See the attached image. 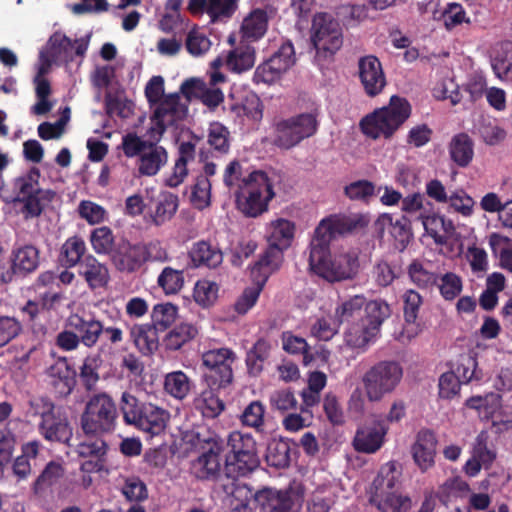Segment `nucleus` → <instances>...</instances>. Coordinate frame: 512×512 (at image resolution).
Listing matches in <instances>:
<instances>
[{
  "instance_id": "nucleus-1",
  "label": "nucleus",
  "mask_w": 512,
  "mask_h": 512,
  "mask_svg": "<svg viewBox=\"0 0 512 512\" xmlns=\"http://www.w3.org/2000/svg\"><path fill=\"white\" fill-rule=\"evenodd\" d=\"M352 231V218L345 214H332L323 218L315 228L310 242L309 266L329 282L349 279L352 258L349 255L331 259L330 243Z\"/></svg>"
},
{
  "instance_id": "nucleus-2",
  "label": "nucleus",
  "mask_w": 512,
  "mask_h": 512,
  "mask_svg": "<svg viewBox=\"0 0 512 512\" xmlns=\"http://www.w3.org/2000/svg\"><path fill=\"white\" fill-rule=\"evenodd\" d=\"M224 491L231 495L230 512H254L252 499L263 512H299L303 502L302 495L293 489L263 488L253 493L248 485L232 481Z\"/></svg>"
},
{
  "instance_id": "nucleus-3",
  "label": "nucleus",
  "mask_w": 512,
  "mask_h": 512,
  "mask_svg": "<svg viewBox=\"0 0 512 512\" xmlns=\"http://www.w3.org/2000/svg\"><path fill=\"white\" fill-rule=\"evenodd\" d=\"M235 196L237 209L246 217L257 218L268 211L275 192L268 175L256 170L242 179Z\"/></svg>"
},
{
  "instance_id": "nucleus-4",
  "label": "nucleus",
  "mask_w": 512,
  "mask_h": 512,
  "mask_svg": "<svg viewBox=\"0 0 512 512\" xmlns=\"http://www.w3.org/2000/svg\"><path fill=\"white\" fill-rule=\"evenodd\" d=\"M225 473L227 477L247 476L260 466L257 442L250 433L232 431L226 442Z\"/></svg>"
},
{
  "instance_id": "nucleus-5",
  "label": "nucleus",
  "mask_w": 512,
  "mask_h": 512,
  "mask_svg": "<svg viewBox=\"0 0 512 512\" xmlns=\"http://www.w3.org/2000/svg\"><path fill=\"white\" fill-rule=\"evenodd\" d=\"M403 375V367L399 362L379 361L360 376L358 389L369 402H380L397 389Z\"/></svg>"
},
{
  "instance_id": "nucleus-6",
  "label": "nucleus",
  "mask_w": 512,
  "mask_h": 512,
  "mask_svg": "<svg viewBox=\"0 0 512 512\" xmlns=\"http://www.w3.org/2000/svg\"><path fill=\"white\" fill-rule=\"evenodd\" d=\"M111 260L118 271L134 273L147 262H165L168 253L158 240L131 243L122 241L114 249Z\"/></svg>"
},
{
  "instance_id": "nucleus-7",
  "label": "nucleus",
  "mask_w": 512,
  "mask_h": 512,
  "mask_svg": "<svg viewBox=\"0 0 512 512\" xmlns=\"http://www.w3.org/2000/svg\"><path fill=\"white\" fill-rule=\"evenodd\" d=\"M410 115L409 103L392 96L387 107L375 110L360 122L362 132L371 139L390 138Z\"/></svg>"
},
{
  "instance_id": "nucleus-8",
  "label": "nucleus",
  "mask_w": 512,
  "mask_h": 512,
  "mask_svg": "<svg viewBox=\"0 0 512 512\" xmlns=\"http://www.w3.org/2000/svg\"><path fill=\"white\" fill-rule=\"evenodd\" d=\"M117 407L107 393L93 395L85 405L80 418L85 436L111 433L116 427Z\"/></svg>"
},
{
  "instance_id": "nucleus-9",
  "label": "nucleus",
  "mask_w": 512,
  "mask_h": 512,
  "mask_svg": "<svg viewBox=\"0 0 512 512\" xmlns=\"http://www.w3.org/2000/svg\"><path fill=\"white\" fill-rule=\"evenodd\" d=\"M236 353L228 347H215L201 354V383L230 387L234 381Z\"/></svg>"
},
{
  "instance_id": "nucleus-10",
  "label": "nucleus",
  "mask_w": 512,
  "mask_h": 512,
  "mask_svg": "<svg viewBox=\"0 0 512 512\" xmlns=\"http://www.w3.org/2000/svg\"><path fill=\"white\" fill-rule=\"evenodd\" d=\"M311 42L316 50V59L326 61L343 45L342 28L328 13H318L312 20Z\"/></svg>"
},
{
  "instance_id": "nucleus-11",
  "label": "nucleus",
  "mask_w": 512,
  "mask_h": 512,
  "mask_svg": "<svg viewBox=\"0 0 512 512\" xmlns=\"http://www.w3.org/2000/svg\"><path fill=\"white\" fill-rule=\"evenodd\" d=\"M318 128L315 113H302L274 124L273 145L281 149H291L302 140L313 136Z\"/></svg>"
},
{
  "instance_id": "nucleus-12",
  "label": "nucleus",
  "mask_w": 512,
  "mask_h": 512,
  "mask_svg": "<svg viewBox=\"0 0 512 512\" xmlns=\"http://www.w3.org/2000/svg\"><path fill=\"white\" fill-rule=\"evenodd\" d=\"M296 63L295 49L290 40L284 41L279 48L254 71L255 84H272L289 71Z\"/></svg>"
},
{
  "instance_id": "nucleus-13",
  "label": "nucleus",
  "mask_w": 512,
  "mask_h": 512,
  "mask_svg": "<svg viewBox=\"0 0 512 512\" xmlns=\"http://www.w3.org/2000/svg\"><path fill=\"white\" fill-rule=\"evenodd\" d=\"M153 107L155 109L151 120L154 126L148 131L150 137L157 135L161 138L168 127L174 126L178 121L183 120L188 112L187 106L181 103L178 93L166 95L161 102Z\"/></svg>"
},
{
  "instance_id": "nucleus-14",
  "label": "nucleus",
  "mask_w": 512,
  "mask_h": 512,
  "mask_svg": "<svg viewBox=\"0 0 512 512\" xmlns=\"http://www.w3.org/2000/svg\"><path fill=\"white\" fill-rule=\"evenodd\" d=\"M205 442L208 448L193 462V470L198 479L216 480L221 474L222 442L217 437H209Z\"/></svg>"
},
{
  "instance_id": "nucleus-15",
  "label": "nucleus",
  "mask_w": 512,
  "mask_h": 512,
  "mask_svg": "<svg viewBox=\"0 0 512 512\" xmlns=\"http://www.w3.org/2000/svg\"><path fill=\"white\" fill-rule=\"evenodd\" d=\"M90 36L71 40L61 32H55L49 38L50 53L53 57L65 62L74 61L75 57L83 58L89 47Z\"/></svg>"
},
{
  "instance_id": "nucleus-16",
  "label": "nucleus",
  "mask_w": 512,
  "mask_h": 512,
  "mask_svg": "<svg viewBox=\"0 0 512 512\" xmlns=\"http://www.w3.org/2000/svg\"><path fill=\"white\" fill-rule=\"evenodd\" d=\"M201 385L203 388L193 399V406L204 418L215 419L226 408L224 400L220 397V392L227 389L228 386H218L210 383H201Z\"/></svg>"
},
{
  "instance_id": "nucleus-17",
  "label": "nucleus",
  "mask_w": 512,
  "mask_h": 512,
  "mask_svg": "<svg viewBox=\"0 0 512 512\" xmlns=\"http://www.w3.org/2000/svg\"><path fill=\"white\" fill-rule=\"evenodd\" d=\"M488 438V434L484 431L475 438L470 449V457L462 468L468 477H476L482 468H489L495 460L496 454L488 447Z\"/></svg>"
},
{
  "instance_id": "nucleus-18",
  "label": "nucleus",
  "mask_w": 512,
  "mask_h": 512,
  "mask_svg": "<svg viewBox=\"0 0 512 512\" xmlns=\"http://www.w3.org/2000/svg\"><path fill=\"white\" fill-rule=\"evenodd\" d=\"M359 78L365 93L374 97L386 86V78L380 61L372 55L362 57L358 63Z\"/></svg>"
},
{
  "instance_id": "nucleus-19",
  "label": "nucleus",
  "mask_w": 512,
  "mask_h": 512,
  "mask_svg": "<svg viewBox=\"0 0 512 512\" xmlns=\"http://www.w3.org/2000/svg\"><path fill=\"white\" fill-rule=\"evenodd\" d=\"M38 430L41 436L49 442L72 446L70 441L73 437V428L67 416L56 412V410L39 422Z\"/></svg>"
},
{
  "instance_id": "nucleus-20",
  "label": "nucleus",
  "mask_w": 512,
  "mask_h": 512,
  "mask_svg": "<svg viewBox=\"0 0 512 512\" xmlns=\"http://www.w3.org/2000/svg\"><path fill=\"white\" fill-rule=\"evenodd\" d=\"M386 432L380 421L370 420L364 423L354 436V449L367 454L377 452L384 443Z\"/></svg>"
},
{
  "instance_id": "nucleus-21",
  "label": "nucleus",
  "mask_w": 512,
  "mask_h": 512,
  "mask_svg": "<svg viewBox=\"0 0 512 512\" xmlns=\"http://www.w3.org/2000/svg\"><path fill=\"white\" fill-rule=\"evenodd\" d=\"M39 266V250L33 245H25L13 251L10 271L2 275L3 282H11L14 276L24 277Z\"/></svg>"
},
{
  "instance_id": "nucleus-22",
  "label": "nucleus",
  "mask_w": 512,
  "mask_h": 512,
  "mask_svg": "<svg viewBox=\"0 0 512 512\" xmlns=\"http://www.w3.org/2000/svg\"><path fill=\"white\" fill-rule=\"evenodd\" d=\"M169 418L170 414L166 409L148 402L133 426L151 437L158 436L165 431Z\"/></svg>"
},
{
  "instance_id": "nucleus-23",
  "label": "nucleus",
  "mask_w": 512,
  "mask_h": 512,
  "mask_svg": "<svg viewBox=\"0 0 512 512\" xmlns=\"http://www.w3.org/2000/svg\"><path fill=\"white\" fill-rule=\"evenodd\" d=\"M350 317H352V300H347L336 308L333 320L318 318L311 326V335L320 341H329L338 332L340 325Z\"/></svg>"
},
{
  "instance_id": "nucleus-24",
  "label": "nucleus",
  "mask_w": 512,
  "mask_h": 512,
  "mask_svg": "<svg viewBox=\"0 0 512 512\" xmlns=\"http://www.w3.org/2000/svg\"><path fill=\"white\" fill-rule=\"evenodd\" d=\"M100 320L94 315L73 313L67 317V327L77 332L79 341L86 348H93L99 342Z\"/></svg>"
},
{
  "instance_id": "nucleus-25",
  "label": "nucleus",
  "mask_w": 512,
  "mask_h": 512,
  "mask_svg": "<svg viewBox=\"0 0 512 512\" xmlns=\"http://www.w3.org/2000/svg\"><path fill=\"white\" fill-rule=\"evenodd\" d=\"M154 138L156 141H151L137 160L141 176H155L168 161L167 150L158 144L159 136L155 135Z\"/></svg>"
},
{
  "instance_id": "nucleus-26",
  "label": "nucleus",
  "mask_w": 512,
  "mask_h": 512,
  "mask_svg": "<svg viewBox=\"0 0 512 512\" xmlns=\"http://www.w3.org/2000/svg\"><path fill=\"white\" fill-rule=\"evenodd\" d=\"M78 275L84 279L91 290L105 288L110 281L107 265L100 262L92 254L83 258L78 267Z\"/></svg>"
},
{
  "instance_id": "nucleus-27",
  "label": "nucleus",
  "mask_w": 512,
  "mask_h": 512,
  "mask_svg": "<svg viewBox=\"0 0 512 512\" xmlns=\"http://www.w3.org/2000/svg\"><path fill=\"white\" fill-rule=\"evenodd\" d=\"M436 444L437 439L433 432L423 430L418 433L412 446V456L421 471L425 472L434 466Z\"/></svg>"
},
{
  "instance_id": "nucleus-28",
  "label": "nucleus",
  "mask_w": 512,
  "mask_h": 512,
  "mask_svg": "<svg viewBox=\"0 0 512 512\" xmlns=\"http://www.w3.org/2000/svg\"><path fill=\"white\" fill-rule=\"evenodd\" d=\"M421 221L426 233L438 245L446 244L450 240L459 241L460 239L453 222L444 216L438 214L421 216Z\"/></svg>"
},
{
  "instance_id": "nucleus-29",
  "label": "nucleus",
  "mask_w": 512,
  "mask_h": 512,
  "mask_svg": "<svg viewBox=\"0 0 512 512\" xmlns=\"http://www.w3.org/2000/svg\"><path fill=\"white\" fill-rule=\"evenodd\" d=\"M181 92L187 97L195 96L210 109H215L224 101V93L218 87L208 86L202 80L188 79L181 85Z\"/></svg>"
},
{
  "instance_id": "nucleus-30",
  "label": "nucleus",
  "mask_w": 512,
  "mask_h": 512,
  "mask_svg": "<svg viewBox=\"0 0 512 512\" xmlns=\"http://www.w3.org/2000/svg\"><path fill=\"white\" fill-rule=\"evenodd\" d=\"M295 225L286 219H278L273 223L272 231L268 237V247L265 250L271 255H278L283 261V251L290 247L294 238Z\"/></svg>"
},
{
  "instance_id": "nucleus-31",
  "label": "nucleus",
  "mask_w": 512,
  "mask_h": 512,
  "mask_svg": "<svg viewBox=\"0 0 512 512\" xmlns=\"http://www.w3.org/2000/svg\"><path fill=\"white\" fill-rule=\"evenodd\" d=\"M41 173L37 167H32L27 173L14 179L13 192L14 198H21L32 193H42L43 198L53 201L56 192L52 189H42L39 184Z\"/></svg>"
},
{
  "instance_id": "nucleus-32",
  "label": "nucleus",
  "mask_w": 512,
  "mask_h": 512,
  "mask_svg": "<svg viewBox=\"0 0 512 512\" xmlns=\"http://www.w3.org/2000/svg\"><path fill=\"white\" fill-rule=\"evenodd\" d=\"M374 225L379 236L383 237L385 233H388L396 241V247L399 250H402L403 245L409 241L410 233L403 222V217L394 220L391 214L383 213L377 218Z\"/></svg>"
},
{
  "instance_id": "nucleus-33",
  "label": "nucleus",
  "mask_w": 512,
  "mask_h": 512,
  "mask_svg": "<svg viewBox=\"0 0 512 512\" xmlns=\"http://www.w3.org/2000/svg\"><path fill=\"white\" fill-rule=\"evenodd\" d=\"M370 502L380 512H407L412 507L409 496L395 491L372 492Z\"/></svg>"
},
{
  "instance_id": "nucleus-34",
  "label": "nucleus",
  "mask_w": 512,
  "mask_h": 512,
  "mask_svg": "<svg viewBox=\"0 0 512 512\" xmlns=\"http://www.w3.org/2000/svg\"><path fill=\"white\" fill-rule=\"evenodd\" d=\"M189 256L196 267L216 268L223 261V253L218 246L205 240L195 242Z\"/></svg>"
},
{
  "instance_id": "nucleus-35",
  "label": "nucleus",
  "mask_w": 512,
  "mask_h": 512,
  "mask_svg": "<svg viewBox=\"0 0 512 512\" xmlns=\"http://www.w3.org/2000/svg\"><path fill=\"white\" fill-rule=\"evenodd\" d=\"M86 243L78 235L71 236L62 244L59 253V262L65 268L79 267L83 258L86 257Z\"/></svg>"
},
{
  "instance_id": "nucleus-36",
  "label": "nucleus",
  "mask_w": 512,
  "mask_h": 512,
  "mask_svg": "<svg viewBox=\"0 0 512 512\" xmlns=\"http://www.w3.org/2000/svg\"><path fill=\"white\" fill-rule=\"evenodd\" d=\"M195 145L191 142H182L178 148V158L175 161L173 172L166 179V185L177 187L184 182L188 175L187 165L195 159Z\"/></svg>"
},
{
  "instance_id": "nucleus-37",
  "label": "nucleus",
  "mask_w": 512,
  "mask_h": 512,
  "mask_svg": "<svg viewBox=\"0 0 512 512\" xmlns=\"http://www.w3.org/2000/svg\"><path fill=\"white\" fill-rule=\"evenodd\" d=\"M272 345L268 339L259 338L247 351L245 363L250 376H258L264 369V364L269 359Z\"/></svg>"
},
{
  "instance_id": "nucleus-38",
  "label": "nucleus",
  "mask_w": 512,
  "mask_h": 512,
  "mask_svg": "<svg viewBox=\"0 0 512 512\" xmlns=\"http://www.w3.org/2000/svg\"><path fill=\"white\" fill-rule=\"evenodd\" d=\"M277 254L279 253L277 252ZM282 262L279 255H271L265 251L251 268L250 276L254 283L253 287L262 291L270 275L279 270Z\"/></svg>"
},
{
  "instance_id": "nucleus-39",
  "label": "nucleus",
  "mask_w": 512,
  "mask_h": 512,
  "mask_svg": "<svg viewBox=\"0 0 512 512\" xmlns=\"http://www.w3.org/2000/svg\"><path fill=\"white\" fill-rule=\"evenodd\" d=\"M158 329L150 324L134 325L130 330V336L144 355H150L158 349Z\"/></svg>"
},
{
  "instance_id": "nucleus-40",
  "label": "nucleus",
  "mask_w": 512,
  "mask_h": 512,
  "mask_svg": "<svg viewBox=\"0 0 512 512\" xmlns=\"http://www.w3.org/2000/svg\"><path fill=\"white\" fill-rule=\"evenodd\" d=\"M178 209V197L170 192L161 193L156 201L155 208L151 211V221L156 226H161L172 219Z\"/></svg>"
},
{
  "instance_id": "nucleus-41",
  "label": "nucleus",
  "mask_w": 512,
  "mask_h": 512,
  "mask_svg": "<svg viewBox=\"0 0 512 512\" xmlns=\"http://www.w3.org/2000/svg\"><path fill=\"white\" fill-rule=\"evenodd\" d=\"M265 460L270 467L276 469L288 467L291 461V445L289 441L282 438L272 439L267 445Z\"/></svg>"
},
{
  "instance_id": "nucleus-42",
  "label": "nucleus",
  "mask_w": 512,
  "mask_h": 512,
  "mask_svg": "<svg viewBox=\"0 0 512 512\" xmlns=\"http://www.w3.org/2000/svg\"><path fill=\"white\" fill-rule=\"evenodd\" d=\"M255 63V49L248 44H240L231 50L227 56L228 68L236 73L250 70Z\"/></svg>"
},
{
  "instance_id": "nucleus-43",
  "label": "nucleus",
  "mask_w": 512,
  "mask_h": 512,
  "mask_svg": "<svg viewBox=\"0 0 512 512\" xmlns=\"http://www.w3.org/2000/svg\"><path fill=\"white\" fill-rule=\"evenodd\" d=\"M65 473L64 467L56 461H50L33 484L35 494H42L53 486L59 484Z\"/></svg>"
},
{
  "instance_id": "nucleus-44",
  "label": "nucleus",
  "mask_w": 512,
  "mask_h": 512,
  "mask_svg": "<svg viewBox=\"0 0 512 512\" xmlns=\"http://www.w3.org/2000/svg\"><path fill=\"white\" fill-rule=\"evenodd\" d=\"M402 466L396 461H389L381 466L378 476L373 481V492L390 491L399 482Z\"/></svg>"
},
{
  "instance_id": "nucleus-45",
  "label": "nucleus",
  "mask_w": 512,
  "mask_h": 512,
  "mask_svg": "<svg viewBox=\"0 0 512 512\" xmlns=\"http://www.w3.org/2000/svg\"><path fill=\"white\" fill-rule=\"evenodd\" d=\"M268 27V15L263 9L253 10L242 23L244 37L258 40L264 36Z\"/></svg>"
},
{
  "instance_id": "nucleus-46",
  "label": "nucleus",
  "mask_w": 512,
  "mask_h": 512,
  "mask_svg": "<svg viewBox=\"0 0 512 512\" xmlns=\"http://www.w3.org/2000/svg\"><path fill=\"white\" fill-rule=\"evenodd\" d=\"M197 328L188 323H181L170 330L165 336L163 343L167 350L176 351L196 337Z\"/></svg>"
},
{
  "instance_id": "nucleus-47",
  "label": "nucleus",
  "mask_w": 512,
  "mask_h": 512,
  "mask_svg": "<svg viewBox=\"0 0 512 512\" xmlns=\"http://www.w3.org/2000/svg\"><path fill=\"white\" fill-rule=\"evenodd\" d=\"M191 388L190 378L181 370L170 372L165 376L164 390L177 400L185 399Z\"/></svg>"
},
{
  "instance_id": "nucleus-48",
  "label": "nucleus",
  "mask_w": 512,
  "mask_h": 512,
  "mask_svg": "<svg viewBox=\"0 0 512 512\" xmlns=\"http://www.w3.org/2000/svg\"><path fill=\"white\" fill-rule=\"evenodd\" d=\"M24 409L27 417H40L41 420H44L55 411L56 406L52 399L46 395L28 393Z\"/></svg>"
},
{
  "instance_id": "nucleus-49",
  "label": "nucleus",
  "mask_w": 512,
  "mask_h": 512,
  "mask_svg": "<svg viewBox=\"0 0 512 512\" xmlns=\"http://www.w3.org/2000/svg\"><path fill=\"white\" fill-rule=\"evenodd\" d=\"M489 246L492 253L499 259L501 268L512 272V244L508 237L492 233L489 236Z\"/></svg>"
},
{
  "instance_id": "nucleus-50",
  "label": "nucleus",
  "mask_w": 512,
  "mask_h": 512,
  "mask_svg": "<svg viewBox=\"0 0 512 512\" xmlns=\"http://www.w3.org/2000/svg\"><path fill=\"white\" fill-rule=\"evenodd\" d=\"M449 153L459 166H467L473 158V144L466 134H458L450 142Z\"/></svg>"
},
{
  "instance_id": "nucleus-51",
  "label": "nucleus",
  "mask_w": 512,
  "mask_h": 512,
  "mask_svg": "<svg viewBox=\"0 0 512 512\" xmlns=\"http://www.w3.org/2000/svg\"><path fill=\"white\" fill-rule=\"evenodd\" d=\"M100 435H89L76 446V453L81 458L107 459L109 446Z\"/></svg>"
},
{
  "instance_id": "nucleus-52",
  "label": "nucleus",
  "mask_w": 512,
  "mask_h": 512,
  "mask_svg": "<svg viewBox=\"0 0 512 512\" xmlns=\"http://www.w3.org/2000/svg\"><path fill=\"white\" fill-rule=\"evenodd\" d=\"M491 64L494 73L500 79L512 68V42H503L493 49Z\"/></svg>"
},
{
  "instance_id": "nucleus-53",
  "label": "nucleus",
  "mask_w": 512,
  "mask_h": 512,
  "mask_svg": "<svg viewBox=\"0 0 512 512\" xmlns=\"http://www.w3.org/2000/svg\"><path fill=\"white\" fill-rule=\"evenodd\" d=\"M408 276L413 284L420 289L428 290L437 284V275L428 270L418 260L412 261L407 268Z\"/></svg>"
},
{
  "instance_id": "nucleus-54",
  "label": "nucleus",
  "mask_w": 512,
  "mask_h": 512,
  "mask_svg": "<svg viewBox=\"0 0 512 512\" xmlns=\"http://www.w3.org/2000/svg\"><path fill=\"white\" fill-rule=\"evenodd\" d=\"M177 314L178 307L172 303L156 304L151 313V325L160 331H165L175 322Z\"/></svg>"
},
{
  "instance_id": "nucleus-55",
  "label": "nucleus",
  "mask_w": 512,
  "mask_h": 512,
  "mask_svg": "<svg viewBox=\"0 0 512 512\" xmlns=\"http://www.w3.org/2000/svg\"><path fill=\"white\" fill-rule=\"evenodd\" d=\"M148 402L138 399L135 395L130 392H123L119 401V408L123 415V421L127 425H133L141 415L143 407Z\"/></svg>"
},
{
  "instance_id": "nucleus-56",
  "label": "nucleus",
  "mask_w": 512,
  "mask_h": 512,
  "mask_svg": "<svg viewBox=\"0 0 512 512\" xmlns=\"http://www.w3.org/2000/svg\"><path fill=\"white\" fill-rule=\"evenodd\" d=\"M265 412L266 408L261 401H252L242 411L240 422L243 426L254 428L257 432H262Z\"/></svg>"
},
{
  "instance_id": "nucleus-57",
  "label": "nucleus",
  "mask_w": 512,
  "mask_h": 512,
  "mask_svg": "<svg viewBox=\"0 0 512 512\" xmlns=\"http://www.w3.org/2000/svg\"><path fill=\"white\" fill-rule=\"evenodd\" d=\"M157 284L166 295L177 294L184 286V272L167 266L159 274Z\"/></svg>"
},
{
  "instance_id": "nucleus-58",
  "label": "nucleus",
  "mask_w": 512,
  "mask_h": 512,
  "mask_svg": "<svg viewBox=\"0 0 512 512\" xmlns=\"http://www.w3.org/2000/svg\"><path fill=\"white\" fill-rule=\"evenodd\" d=\"M114 235L108 226H102L92 230L90 234V243L98 255L113 254Z\"/></svg>"
},
{
  "instance_id": "nucleus-59",
  "label": "nucleus",
  "mask_w": 512,
  "mask_h": 512,
  "mask_svg": "<svg viewBox=\"0 0 512 512\" xmlns=\"http://www.w3.org/2000/svg\"><path fill=\"white\" fill-rule=\"evenodd\" d=\"M281 340L285 352L293 355H303V362L306 365L312 361L313 356L309 352V345L303 337L296 336L291 331H284Z\"/></svg>"
},
{
  "instance_id": "nucleus-60",
  "label": "nucleus",
  "mask_w": 512,
  "mask_h": 512,
  "mask_svg": "<svg viewBox=\"0 0 512 512\" xmlns=\"http://www.w3.org/2000/svg\"><path fill=\"white\" fill-rule=\"evenodd\" d=\"M230 132L219 122L210 124L207 142L213 150L219 154H226L230 149Z\"/></svg>"
},
{
  "instance_id": "nucleus-61",
  "label": "nucleus",
  "mask_w": 512,
  "mask_h": 512,
  "mask_svg": "<svg viewBox=\"0 0 512 512\" xmlns=\"http://www.w3.org/2000/svg\"><path fill=\"white\" fill-rule=\"evenodd\" d=\"M364 313L365 319L362 320V323L380 330L381 324L390 315V307L384 301L374 300L366 304Z\"/></svg>"
},
{
  "instance_id": "nucleus-62",
  "label": "nucleus",
  "mask_w": 512,
  "mask_h": 512,
  "mask_svg": "<svg viewBox=\"0 0 512 512\" xmlns=\"http://www.w3.org/2000/svg\"><path fill=\"white\" fill-rule=\"evenodd\" d=\"M42 193H32L21 198H14V203L22 204V213L26 218H35L42 214L45 205L50 203L46 198H43Z\"/></svg>"
},
{
  "instance_id": "nucleus-63",
  "label": "nucleus",
  "mask_w": 512,
  "mask_h": 512,
  "mask_svg": "<svg viewBox=\"0 0 512 512\" xmlns=\"http://www.w3.org/2000/svg\"><path fill=\"white\" fill-rule=\"evenodd\" d=\"M63 362V367H59L58 365L52 367V375L54 377L57 376V379L53 381V385L58 389V393L61 396H67L73 391L76 380L74 372L70 371L65 358H63Z\"/></svg>"
},
{
  "instance_id": "nucleus-64",
  "label": "nucleus",
  "mask_w": 512,
  "mask_h": 512,
  "mask_svg": "<svg viewBox=\"0 0 512 512\" xmlns=\"http://www.w3.org/2000/svg\"><path fill=\"white\" fill-rule=\"evenodd\" d=\"M433 96L438 100H448L452 105L461 101L459 87L451 78L439 81L433 88Z\"/></svg>"
}]
</instances>
